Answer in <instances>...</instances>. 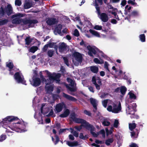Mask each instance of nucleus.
Listing matches in <instances>:
<instances>
[{
    "instance_id": "obj_1",
    "label": "nucleus",
    "mask_w": 147,
    "mask_h": 147,
    "mask_svg": "<svg viewBox=\"0 0 147 147\" xmlns=\"http://www.w3.org/2000/svg\"><path fill=\"white\" fill-rule=\"evenodd\" d=\"M18 119L16 117L7 116L3 119L2 121L0 120V127H2L5 128L7 133H11L14 131L20 133L26 131L27 129L25 128L26 125L23 122L12 124L10 123V122Z\"/></svg>"
},
{
    "instance_id": "obj_2",
    "label": "nucleus",
    "mask_w": 147,
    "mask_h": 147,
    "mask_svg": "<svg viewBox=\"0 0 147 147\" xmlns=\"http://www.w3.org/2000/svg\"><path fill=\"white\" fill-rule=\"evenodd\" d=\"M38 21L35 20H27L18 18L14 19L12 21V23L14 24H20L21 25L25 26L26 28L33 27L34 24L37 23Z\"/></svg>"
},
{
    "instance_id": "obj_3",
    "label": "nucleus",
    "mask_w": 147,
    "mask_h": 147,
    "mask_svg": "<svg viewBox=\"0 0 147 147\" xmlns=\"http://www.w3.org/2000/svg\"><path fill=\"white\" fill-rule=\"evenodd\" d=\"M107 110L109 112L117 113L121 111V107L120 102L112 101L111 105L108 106Z\"/></svg>"
},
{
    "instance_id": "obj_4",
    "label": "nucleus",
    "mask_w": 147,
    "mask_h": 147,
    "mask_svg": "<svg viewBox=\"0 0 147 147\" xmlns=\"http://www.w3.org/2000/svg\"><path fill=\"white\" fill-rule=\"evenodd\" d=\"M71 119L77 123H81L82 126L88 130H90L91 133H92L93 135H94V133L92 131V130L94 129V127L92 125L90 124L85 120L81 119L76 118H73L72 116L71 117Z\"/></svg>"
},
{
    "instance_id": "obj_5",
    "label": "nucleus",
    "mask_w": 147,
    "mask_h": 147,
    "mask_svg": "<svg viewBox=\"0 0 147 147\" xmlns=\"http://www.w3.org/2000/svg\"><path fill=\"white\" fill-rule=\"evenodd\" d=\"M127 108L126 109V113L127 115H131V118H136L138 119L139 117L138 116H136L134 115L135 113V109L136 107V103H134L133 104L129 105H126Z\"/></svg>"
},
{
    "instance_id": "obj_6",
    "label": "nucleus",
    "mask_w": 147,
    "mask_h": 147,
    "mask_svg": "<svg viewBox=\"0 0 147 147\" xmlns=\"http://www.w3.org/2000/svg\"><path fill=\"white\" fill-rule=\"evenodd\" d=\"M80 45L81 46L86 47L87 49L89 51L88 54L90 56L92 57L93 56V54H95L96 53L97 49L95 47L90 45L86 46V43L84 42L83 40H82L80 42Z\"/></svg>"
},
{
    "instance_id": "obj_7",
    "label": "nucleus",
    "mask_w": 147,
    "mask_h": 147,
    "mask_svg": "<svg viewBox=\"0 0 147 147\" xmlns=\"http://www.w3.org/2000/svg\"><path fill=\"white\" fill-rule=\"evenodd\" d=\"M47 74L49 76V80L51 82L55 81L57 83L59 81V78L61 77V74H59L55 73H51L48 71H47Z\"/></svg>"
},
{
    "instance_id": "obj_8",
    "label": "nucleus",
    "mask_w": 147,
    "mask_h": 147,
    "mask_svg": "<svg viewBox=\"0 0 147 147\" xmlns=\"http://www.w3.org/2000/svg\"><path fill=\"white\" fill-rule=\"evenodd\" d=\"M73 62L74 64L77 66L82 61V57L81 55L79 53L75 52L73 54Z\"/></svg>"
},
{
    "instance_id": "obj_9",
    "label": "nucleus",
    "mask_w": 147,
    "mask_h": 147,
    "mask_svg": "<svg viewBox=\"0 0 147 147\" xmlns=\"http://www.w3.org/2000/svg\"><path fill=\"white\" fill-rule=\"evenodd\" d=\"M14 78L16 81L18 83H21L26 85V81L24 80L22 74L20 72H17L14 75Z\"/></svg>"
},
{
    "instance_id": "obj_10",
    "label": "nucleus",
    "mask_w": 147,
    "mask_h": 147,
    "mask_svg": "<svg viewBox=\"0 0 147 147\" xmlns=\"http://www.w3.org/2000/svg\"><path fill=\"white\" fill-rule=\"evenodd\" d=\"M95 6L97 13L98 15H100L99 18L102 21L105 22H107L109 20V18L107 15L105 13H102L100 14L99 8L97 4L96 3H95Z\"/></svg>"
},
{
    "instance_id": "obj_11",
    "label": "nucleus",
    "mask_w": 147,
    "mask_h": 147,
    "mask_svg": "<svg viewBox=\"0 0 147 147\" xmlns=\"http://www.w3.org/2000/svg\"><path fill=\"white\" fill-rule=\"evenodd\" d=\"M1 13L2 15L5 14H7L8 16L10 15L12 12V8L11 6L9 4H7V7L4 9L2 7H1Z\"/></svg>"
},
{
    "instance_id": "obj_12",
    "label": "nucleus",
    "mask_w": 147,
    "mask_h": 147,
    "mask_svg": "<svg viewBox=\"0 0 147 147\" xmlns=\"http://www.w3.org/2000/svg\"><path fill=\"white\" fill-rule=\"evenodd\" d=\"M67 82L70 83V84L69 86L66 85L67 88L71 91H74L76 90V84L74 81L69 78H67Z\"/></svg>"
},
{
    "instance_id": "obj_13",
    "label": "nucleus",
    "mask_w": 147,
    "mask_h": 147,
    "mask_svg": "<svg viewBox=\"0 0 147 147\" xmlns=\"http://www.w3.org/2000/svg\"><path fill=\"white\" fill-rule=\"evenodd\" d=\"M92 82L96 87V89L99 90L100 89V86L101 85V80L98 77L94 76L92 78Z\"/></svg>"
},
{
    "instance_id": "obj_14",
    "label": "nucleus",
    "mask_w": 147,
    "mask_h": 147,
    "mask_svg": "<svg viewBox=\"0 0 147 147\" xmlns=\"http://www.w3.org/2000/svg\"><path fill=\"white\" fill-rule=\"evenodd\" d=\"M108 12L109 13H111L113 15L115 16V18L117 20H119V19L118 17V15H117V9L116 8H114L111 5L108 6Z\"/></svg>"
},
{
    "instance_id": "obj_15",
    "label": "nucleus",
    "mask_w": 147,
    "mask_h": 147,
    "mask_svg": "<svg viewBox=\"0 0 147 147\" xmlns=\"http://www.w3.org/2000/svg\"><path fill=\"white\" fill-rule=\"evenodd\" d=\"M50 107H51V106L45 104H42L41 107V113L46 116V114L50 111Z\"/></svg>"
},
{
    "instance_id": "obj_16",
    "label": "nucleus",
    "mask_w": 147,
    "mask_h": 147,
    "mask_svg": "<svg viewBox=\"0 0 147 147\" xmlns=\"http://www.w3.org/2000/svg\"><path fill=\"white\" fill-rule=\"evenodd\" d=\"M31 84L33 86L37 87L39 86L41 82L40 79L38 78H34L32 81H30Z\"/></svg>"
},
{
    "instance_id": "obj_17",
    "label": "nucleus",
    "mask_w": 147,
    "mask_h": 147,
    "mask_svg": "<svg viewBox=\"0 0 147 147\" xmlns=\"http://www.w3.org/2000/svg\"><path fill=\"white\" fill-rule=\"evenodd\" d=\"M59 49L60 52L65 53L68 50V48L64 43L62 42L60 44Z\"/></svg>"
},
{
    "instance_id": "obj_18",
    "label": "nucleus",
    "mask_w": 147,
    "mask_h": 147,
    "mask_svg": "<svg viewBox=\"0 0 147 147\" xmlns=\"http://www.w3.org/2000/svg\"><path fill=\"white\" fill-rule=\"evenodd\" d=\"M65 107V105L63 102L59 103L55 106V111L57 113L60 112L63 108Z\"/></svg>"
},
{
    "instance_id": "obj_19",
    "label": "nucleus",
    "mask_w": 147,
    "mask_h": 147,
    "mask_svg": "<svg viewBox=\"0 0 147 147\" xmlns=\"http://www.w3.org/2000/svg\"><path fill=\"white\" fill-rule=\"evenodd\" d=\"M53 84L51 83L46 84L45 86V89L47 92V93L50 94L52 91H53Z\"/></svg>"
},
{
    "instance_id": "obj_20",
    "label": "nucleus",
    "mask_w": 147,
    "mask_h": 147,
    "mask_svg": "<svg viewBox=\"0 0 147 147\" xmlns=\"http://www.w3.org/2000/svg\"><path fill=\"white\" fill-rule=\"evenodd\" d=\"M6 65L9 68L10 74L11 75H13L15 71H14V69H12L13 65L12 62L11 61H9L7 63Z\"/></svg>"
},
{
    "instance_id": "obj_21",
    "label": "nucleus",
    "mask_w": 147,
    "mask_h": 147,
    "mask_svg": "<svg viewBox=\"0 0 147 147\" xmlns=\"http://www.w3.org/2000/svg\"><path fill=\"white\" fill-rule=\"evenodd\" d=\"M94 129L92 130V131L94 133V134L93 135L92 133H91L92 136L95 137H97L99 134H101L102 137L105 138V132L104 129H102L100 131L97 132V133H95L94 131Z\"/></svg>"
},
{
    "instance_id": "obj_22",
    "label": "nucleus",
    "mask_w": 147,
    "mask_h": 147,
    "mask_svg": "<svg viewBox=\"0 0 147 147\" xmlns=\"http://www.w3.org/2000/svg\"><path fill=\"white\" fill-rule=\"evenodd\" d=\"M90 101L94 108V112H96L97 109V106L98 105V101L95 99L91 98L90 99Z\"/></svg>"
},
{
    "instance_id": "obj_23",
    "label": "nucleus",
    "mask_w": 147,
    "mask_h": 147,
    "mask_svg": "<svg viewBox=\"0 0 147 147\" xmlns=\"http://www.w3.org/2000/svg\"><path fill=\"white\" fill-rule=\"evenodd\" d=\"M62 28V26L61 25L59 24L58 25L54 31L55 34L56 35H57L58 34L61 36L62 35V34L61 32Z\"/></svg>"
},
{
    "instance_id": "obj_24",
    "label": "nucleus",
    "mask_w": 147,
    "mask_h": 147,
    "mask_svg": "<svg viewBox=\"0 0 147 147\" xmlns=\"http://www.w3.org/2000/svg\"><path fill=\"white\" fill-rule=\"evenodd\" d=\"M66 144L70 147L76 146L79 145L78 142L76 141H74L73 142L67 141L66 142Z\"/></svg>"
},
{
    "instance_id": "obj_25",
    "label": "nucleus",
    "mask_w": 147,
    "mask_h": 147,
    "mask_svg": "<svg viewBox=\"0 0 147 147\" xmlns=\"http://www.w3.org/2000/svg\"><path fill=\"white\" fill-rule=\"evenodd\" d=\"M63 96L69 100L73 101H76L77 100V99L75 98L64 93L63 94Z\"/></svg>"
},
{
    "instance_id": "obj_26",
    "label": "nucleus",
    "mask_w": 147,
    "mask_h": 147,
    "mask_svg": "<svg viewBox=\"0 0 147 147\" xmlns=\"http://www.w3.org/2000/svg\"><path fill=\"white\" fill-rule=\"evenodd\" d=\"M69 113V110L68 109H65L63 113L60 115L59 116L62 118L66 117L68 116Z\"/></svg>"
},
{
    "instance_id": "obj_27",
    "label": "nucleus",
    "mask_w": 147,
    "mask_h": 147,
    "mask_svg": "<svg viewBox=\"0 0 147 147\" xmlns=\"http://www.w3.org/2000/svg\"><path fill=\"white\" fill-rule=\"evenodd\" d=\"M89 31L90 33L94 36L98 38L100 37V34L98 32L91 29L89 30Z\"/></svg>"
},
{
    "instance_id": "obj_28",
    "label": "nucleus",
    "mask_w": 147,
    "mask_h": 147,
    "mask_svg": "<svg viewBox=\"0 0 147 147\" xmlns=\"http://www.w3.org/2000/svg\"><path fill=\"white\" fill-rule=\"evenodd\" d=\"M112 101L110 100L107 99L104 100L102 101V103L104 107L106 108L108 104V106L111 105Z\"/></svg>"
},
{
    "instance_id": "obj_29",
    "label": "nucleus",
    "mask_w": 147,
    "mask_h": 147,
    "mask_svg": "<svg viewBox=\"0 0 147 147\" xmlns=\"http://www.w3.org/2000/svg\"><path fill=\"white\" fill-rule=\"evenodd\" d=\"M129 98L131 99L135 100L136 98V96L134 93L133 91H130L128 93Z\"/></svg>"
},
{
    "instance_id": "obj_30",
    "label": "nucleus",
    "mask_w": 147,
    "mask_h": 147,
    "mask_svg": "<svg viewBox=\"0 0 147 147\" xmlns=\"http://www.w3.org/2000/svg\"><path fill=\"white\" fill-rule=\"evenodd\" d=\"M55 19L54 18H49L47 21V23L49 25H52L55 23Z\"/></svg>"
},
{
    "instance_id": "obj_31",
    "label": "nucleus",
    "mask_w": 147,
    "mask_h": 147,
    "mask_svg": "<svg viewBox=\"0 0 147 147\" xmlns=\"http://www.w3.org/2000/svg\"><path fill=\"white\" fill-rule=\"evenodd\" d=\"M91 71L94 73H96L98 71V67L96 66H91L90 67Z\"/></svg>"
},
{
    "instance_id": "obj_32",
    "label": "nucleus",
    "mask_w": 147,
    "mask_h": 147,
    "mask_svg": "<svg viewBox=\"0 0 147 147\" xmlns=\"http://www.w3.org/2000/svg\"><path fill=\"white\" fill-rule=\"evenodd\" d=\"M94 62L97 64H102L104 63L103 60L101 59H98L97 58H95L94 59Z\"/></svg>"
},
{
    "instance_id": "obj_33",
    "label": "nucleus",
    "mask_w": 147,
    "mask_h": 147,
    "mask_svg": "<svg viewBox=\"0 0 147 147\" xmlns=\"http://www.w3.org/2000/svg\"><path fill=\"white\" fill-rule=\"evenodd\" d=\"M37 114L36 112L35 114L34 115V117L35 118H38V120L39 122L40 123L42 124L43 123V120H42V117L40 116V114L39 113L38 114V116H39L40 118V120H39V119L38 118H37Z\"/></svg>"
},
{
    "instance_id": "obj_34",
    "label": "nucleus",
    "mask_w": 147,
    "mask_h": 147,
    "mask_svg": "<svg viewBox=\"0 0 147 147\" xmlns=\"http://www.w3.org/2000/svg\"><path fill=\"white\" fill-rule=\"evenodd\" d=\"M136 124L135 123H132L129 124V128L131 131L134 129L136 127Z\"/></svg>"
},
{
    "instance_id": "obj_35",
    "label": "nucleus",
    "mask_w": 147,
    "mask_h": 147,
    "mask_svg": "<svg viewBox=\"0 0 147 147\" xmlns=\"http://www.w3.org/2000/svg\"><path fill=\"white\" fill-rule=\"evenodd\" d=\"M113 127H111V130H109L107 128H105V131L106 133V134L107 136L111 134L113 132Z\"/></svg>"
},
{
    "instance_id": "obj_36",
    "label": "nucleus",
    "mask_w": 147,
    "mask_h": 147,
    "mask_svg": "<svg viewBox=\"0 0 147 147\" xmlns=\"http://www.w3.org/2000/svg\"><path fill=\"white\" fill-rule=\"evenodd\" d=\"M127 89L124 86H122L120 87V90L121 93L124 94H125L126 91Z\"/></svg>"
},
{
    "instance_id": "obj_37",
    "label": "nucleus",
    "mask_w": 147,
    "mask_h": 147,
    "mask_svg": "<svg viewBox=\"0 0 147 147\" xmlns=\"http://www.w3.org/2000/svg\"><path fill=\"white\" fill-rule=\"evenodd\" d=\"M50 111H49V113L47 115H46V116H52L53 117L55 116V115H53V107L51 106V107H50V108L49 109Z\"/></svg>"
},
{
    "instance_id": "obj_38",
    "label": "nucleus",
    "mask_w": 147,
    "mask_h": 147,
    "mask_svg": "<svg viewBox=\"0 0 147 147\" xmlns=\"http://www.w3.org/2000/svg\"><path fill=\"white\" fill-rule=\"evenodd\" d=\"M139 38L140 40L142 42H144L145 41V36L144 34L140 35Z\"/></svg>"
},
{
    "instance_id": "obj_39",
    "label": "nucleus",
    "mask_w": 147,
    "mask_h": 147,
    "mask_svg": "<svg viewBox=\"0 0 147 147\" xmlns=\"http://www.w3.org/2000/svg\"><path fill=\"white\" fill-rule=\"evenodd\" d=\"M113 141V138H109L105 142V144L107 146H109L110 145L111 143H112Z\"/></svg>"
},
{
    "instance_id": "obj_40",
    "label": "nucleus",
    "mask_w": 147,
    "mask_h": 147,
    "mask_svg": "<svg viewBox=\"0 0 147 147\" xmlns=\"http://www.w3.org/2000/svg\"><path fill=\"white\" fill-rule=\"evenodd\" d=\"M70 129L71 130V133L73 134L76 137H78V136L79 134L78 132L76 131H75L72 128H70Z\"/></svg>"
},
{
    "instance_id": "obj_41",
    "label": "nucleus",
    "mask_w": 147,
    "mask_h": 147,
    "mask_svg": "<svg viewBox=\"0 0 147 147\" xmlns=\"http://www.w3.org/2000/svg\"><path fill=\"white\" fill-rule=\"evenodd\" d=\"M38 49V47L36 46H33L31 47L29 50V51L30 52L34 53Z\"/></svg>"
},
{
    "instance_id": "obj_42",
    "label": "nucleus",
    "mask_w": 147,
    "mask_h": 147,
    "mask_svg": "<svg viewBox=\"0 0 147 147\" xmlns=\"http://www.w3.org/2000/svg\"><path fill=\"white\" fill-rule=\"evenodd\" d=\"M31 4L28 2H25L24 4V7L25 9H28L31 7Z\"/></svg>"
},
{
    "instance_id": "obj_43",
    "label": "nucleus",
    "mask_w": 147,
    "mask_h": 147,
    "mask_svg": "<svg viewBox=\"0 0 147 147\" xmlns=\"http://www.w3.org/2000/svg\"><path fill=\"white\" fill-rule=\"evenodd\" d=\"M24 16V15L22 13H17L16 14L12 16V18H14L16 17H22Z\"/></svg>"
},
{
    "instance_id": "obj_44",
    "label": "nucleus",
    "mask_w": 147,
    "mask_h": 147,
    "mask_svg": "<svg viewBox=\"0 0 147 147\" xmlns=\"http://www.w3.org/2000/svg\"><path fill=\"white\" fill-rule=\"evenodd\" d=\"M102 124L105 126H108L110 124V122L106 120H104L102 122Z\"/></svg>"
},
{
    "instance_id": "obj_45",
    "label": "nucleus",
    "mask_w": 147,
    "mask_h": 147,
    "mask_svg": "<svg viewBox=\"0 0 147 147\" xmlns=\"http://www.w3.org/2000/svg\"><path fill=\"white\" fill-rule=\"evenodd\" d=\"M93 28L96 30H101L102 29V27L101 26L96 25L94 26Z\"/></svg>"
},
{
    "instance_id": "obj_46",
    "label": "nucleus",
    "mask_w": 147,
    "mask_h": 147,
    "mask_svg": "<svg viewBox=\"0 0 147 147\" xmlns=\"http://www.w3.org/2000/svg\"><path fill=\"white\" fill-rule=\"evenodd\" d=\"M73 34L74 35L77 37H78L80 35L79 32L77 29H75L74 30Z\"/></svg>"
},
{
    "instance_id": "obj_47",
    "label": "nucleus",
    "mask_w": 147,
    "mask_h": 147,
    "mask_svg": "<svg viewBox=\"0 0 147 147\" xmlns=\"http://www.w3.org/2000/svg\"><path fill=\"white\" fill-rule=\"evenodd\" d=\"M109 64L107 62H105L104 63V68L107 70L108 71H109Z\"/></svg>"
},
{
    "instance_id": "obj_48",
    "label": "nucleus",
    "mask_w": 147,
    "mask_h": 147,
    "mask_svg": "<svg viewBox=\"0 0 147 147\" xmlns=\"http://www.w3.org/2000/svg\"><path fill=\"white\" fill-rule=\"evenodd\" d=\"M54 51L52 50H50L48 51V55L50 57H52L54 53Z\"/></svg>"
},
{
    "instance_id": "obj_49",
    "label": "nucleus",
    "mask_w": 147,
    "mask_h": 147,
    "mask_svg": "<svg viewBox=\"0 0 147 147\" xmlns=\"http://www.w3.org/2000/svg\"><path fill=\"white\" fill-rule=\"evenodd\" d=\"M51 138L52 141L54 142L55 144H56L59 141V138L57 136H55L56 141L55 142L54 141V138L53 137H52Z\"/></svg>"
},
{
    "instance_id": "obj_50",
    "label": "nucleus",
    "mask_w": 147,
    "mask_h": 147,
    "mask_svg": "<svg viewBox=\"0 0 147 147\" xmlns=\"http://www.w3.org/2000/svg\"><path fill=\"white\" fill-rule=\"evenodd\" d=\"M80 71L78 70V72L76 73V76H75V77L77 78L78 80L80 78L81 76V74L80 73Z\"/></svg>"
},
{
    "instance_id": "obj_51",
    "label": "nucleus",
    "mask_w": 147,
    "mask_h": 147,
    "mask_svg": "<svg viewBox=\"0 0 147 147\" xmlns=\"http://www.w3.org/2000/svg\"><path fill=\"white\" fill-rule=\"evenodd\" d=\"M25 42L26 44L29 45L31 42V40L30 38L27 37L25 39Z\"/></svg>"
},
{
    "instance_id": "obj_52",
    "label": "nucleus",
    "mask_w": 147,
    "mask_h": 147,
    "mask_svg": "<svg viewBox=\"0 0 147 147\" xmlns=\"http://www.w3.org/2000/svg\"><path fill=\"white\" fill-rule=\"evenodd\" d=\"M131 136L132 138H137L138 135V134H136L133 131L131 132Z\"/></svg>"
},
{
    "instance_id": "obj_53",
    "label": "nucleus",
    "mask_w": 147,
    "mask_h": 147,
    "mask_svg": "<svg viewBox=\"0 0 147 147\" xmlns=\"http://www.w3.org/2000/svg\"><path fill=\"white\" fill-rule=\"evenodd\" d=\"M119 123L118 120L117 119H115V120L114 123V127L115 128H117L118 127Z\"/></svg>"
},
{
    "instance_id": "obj_54",
    "label": "nucleus",
    "mask_w": 147,
    "mask_h": 147,
    "mask_svg": "<svg viewBox=\"0 0 147 147\" xmlns=\"http://www.w3.org/2000/svg\"><path fill=\"white\" fill-rule=\"evenodd\" d=\"M6 138V135H2L0 136V141H2L5 140Z\"/></svg>"
},
{
    "instance_id": "obj_55",
    "label": "nucleus",
    "mask_w": 147,
    "mask_h": 147,
    "mask_svg": "<svg viewBox=\"0 0 147 147\" xmlns=\"http://www.w3.org/2000/svg\"><path fill=\"white\" fill-rule=\"evenodd\" d=\"M15 4L16 5L19 6L22 4L21 1L20 0H16L15 2Z\"/></svg>"
},
{
    "instance_id": "obj_56",
    "label": "nucleus",
    "mask_w": 147,
    "mask_h": 147,
    "mask_svg": "<svg viewBox=\"0 0 147 147\" xmlns=\"http://www.w3.org/2000/svg\"><path fill=\"white\" fill-rule=\"evenodd\" d=\"M7 22V20H6L0 21V25H3L6 24Z\"/></svg>"
},
{
    "instance_id": "obj_57",
    "label": "nucleus",
    "mask_w": 147,
    "mask_h": 147,
    "mask_svg": "<svg viewBox=\"0 0 147 147\" xmlns=\"http://www.w3.org/2000/svg\"><path fill=\"white\" fill-rule=\"evenodd\" d=\"M86 136H84L83 134L82 133H80V134L79 137L81 139L84 140L86 138Z\"/></svg>"
},
{
    "instance_id": "obj_58",
    "label": "nucleus",
    "mask_w": 147,
    "mask_h": 147,
    "mask_svg": "<svg viewBox=\"0 0 147 147\" xmlns=\"http://www.w3.org/2000/svg\"><path fill=\"white\" fill-rule=\"evenodd\" d=\"M63 59H64V62L65 63V64L67 66H69V64L68 63V62L67 61V58L66 57H63Z\"/></svg>"
},
{
    "instance_id": "obj_59",
    "label": "nucleus",
    "mask_w": 147,
    "mask_h": 147,
    "mask_svg": "<svg viewBox=\"0 0 147 147\" xmlns=\"http://www.w3.org/2000/svg\"><path fill=\"white\" fill-rule=\"evenodd\" d=\"M55 43L54 42L50 43L48 44L49 47L50 48H53L55 46Z\"/></svg>"
},
{
    "instance_id": "obj_60",
    "label": "nucleus",
    "mask_w": 147,
    "mask_h": 147,
    "mask_svg": "<svg viewBox=\"0 0 147 147\" xmlns=\"http://www.w3.org/2000/svg\"><path fill=\"white\" fill-rule=\"evenodd\" d=\"M127 1L126 0H123L122 1L121 5L123 6H125L126 3Z\"/></svg>"
},
{
    "instance_id": "obj_61",
    "label": "nucleus",
    "mask_w": 147,
    "mask_h": 147,
    "mask_svg": "<svg viewBox=\"0 0 147 147\" xmlns=\"http://www.w3.org/2000/svg\"><path fill=\"white\" fill-rule=\"evenodd\" d=\"M131 7L130 6H129L128 5H126L125 7V10H127L129 11L131 9Z\"/></svg>"
},
{
    "instance_id": "obj_62",
    "label": "nucleus",
    "mask_w": 147,
    "mask_h": 147,
    "mask_svg": "<svg viewBox=\"0 0 147 147\" xmlns=\"http://www.w3.org/2000/svg\"><path fill=\"white\" fill-rule=\"evenodd\" d=\"M128 3L129 4H131L133 5H135V4L136 5V3H135L134 2L131 0H129L127 1Z\"/></svg>"
},
{
    "instance_id": "obj_63",
    "label": "nucleus",
    "mask_w": 147,
    "mask_h": 147,
    "mask_svg": "<svg viewBox=\"0 0 147 147\" xmlns=\"http://www.w3.org/2000/svg\"><path fill=\"white\" fill-rule=\"evenodd\" d=\"M84 113L85 114L88 115L90 116L91 115L90 112L86 110H84Z\"/></svg>"
},
{
    "instance_id": "obj_64",
    "label": "nucleus",
    "mask_w": 147,
    "mask_h": 147,
    "mask_svg": "<svg viewBox=\"0 0 147 147\" xmlns=\"http://www.w3.org/2000/svg\"><path fill=\"white\" fill-rule=\"evenodd\" d=\"M129 147H138V146L136 144L133 143L130 145Z\"/></svg>"
}]
</instances>
